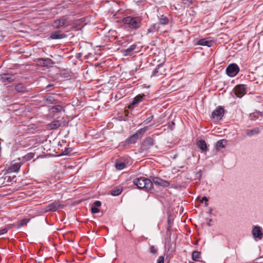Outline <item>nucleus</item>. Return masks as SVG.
Instances as JSON below:
<instances>
[{
    "instance_id": "nucleus-1",
    "label": "nucleus",
    "mask_w": 263,
    "mask_h": 263,
    "mask_svg": "<svg viewBox=\"0 0 263 263\" xmlns=\"http://www.w3.org/2000/svg\"><path fill=\"white\" fill-rule=\"evenodd\" d=\"M142 18L141 16H128L124 17L122 20L123 23L128 28L132 29H139L141 26Z\"/></svg>"
},
{
    "instance_id": "nucleus-2",
    "label": "nucleus",
    "mask_w": 263,
    "mask_h": 263,
    "mask_svg": "<svg viewBox=\"0 0 263 263\" xmlns=\"http://www.w3.org/2000/svg\"><path fill=\"white\" fill-rule=\"evenodd\" d=\"M134 184L138 189H143L146 191H149L153 189V185L152 181L145 177L136 178L134 180Z\"/></svg>"
},
{
    "instance_id": "nucleus-3",
    "label": "nucleus",
    "mask_w": 263,
    "mask_h": 263,
    "mask_svg": "<svg viewBox=\"0 0 263 263\" xmlns=\"http://www.w3.org/2000/svg\"><path fill=\"white\" fill-rule=\"evenodd\" d=\"M239 71V68L235 63L230 64L226 69L227 74L230 77H234Z\"/></svg>"
},
{
    "instance_id": "nucleus-4",
    "label": "nucleus",
    "mask_w": 263,
    "mask_h": 263,
    "mask_svg": "<svg viewBox=\"0 0 263 263\" xmlns=\"http://www.w3.org/2000/svg\"><path fill=\"white\" fill-rule=\"evenodd\" d=\"M60 208H63V205L61 204L59 200H57L47 205L45 208V211L54 212Z\"/></svg>"
},
{
    "instance_id": "nucleus-5",
    "label": "nucleus",
    "mask_w": 263,
    "mask_h": 263,
    "mask_svg": "<svg viewBox=\"0 0 263 263\" xmlns=\"http://www.w3.org/2000/svg\"><path fill=\"white\" fill-rule=\"evenodd\" d=\"M234 92L238 98H241L246 93V86L243 84L237 85L234 89Z\"/></svg>"
},
{
    "instance_id": "nucleus-6",
    "label": "nucleus",
    "mask_w": 263,
    "mask_h": 263,
    "mask_svg": "<svg viewBox=\"0 0 263 263\" xmlns=\"http://www.w3.org/2000/svg\"><path fill=\"white\" fill-rule=\"evenodd\" d=\"M224 109L221 106H218L212 114V118L213 119L220 120L224 115Z\"/></svg>"
},
{
    "instance_id": "nucleus-7",
    "label": "nucleus",
    "mask_w": 263,
    "mask_h": 263,
    "mask_svg": "<svg viewBox=\"0 0 263 263\" xmlns=\"http://www.w3.org/2000/svg\"><path fill=\"white\" fill-rule=\"evenodd\" d=\"M67 21V18L66 16H63L54 21L52 24V26L55 29H59L60 27L64 26Z\"/></svg>"
},
{
    "instance_id": "nucleus-8",
    "label": "nucleus",
    "mask_w": 263,
    "mask_h": 263,
    "mask_svg": "<svg viewBox=\"0 0 263 263\" xmlns=\"http://www.w3.org/2000/svg\"><path fill=\"white\" fill-rule=\"evenodd\" d=\"M152 181V183L153 182L155 185L158 186L167 187L170 185V183L168 181L163 180L158 177H154Z\"/></svg>"
},
{
    "instance_id": "nucleus-9",
    "label": "nucleus",
    "mask_w": 263,
    "mask_h": 263,
    "mask_svg": "<svg viewBox=\"0 0 263 263\" xmlns=\"http://www.w3.org/2000/svg\"><path fill=\"white\" fill-rule=\"evenodd\" d=\"M252 235L255 238L261 239L263 237V233L261 231V229L259 226H255L252 232Z\"/></svg>"
},
{
    "instance_id": "nucleus-10",
    "label": "nucleus",
    "mask_w": 263,
    "mask_h": 263,
    "mask_svg": "<svg viewBox=\"0 0 263 263\" xmlns=\"http://www.w3.org/2000/svg\"><path fill=\"white\" fill-rule=\"evenodd\" d=\"M67 35L64 33H61L60 31L52 32L50 35V38L53 40L62 39L65 38Z\"/></svg>"
},
{
    "instance_id": "nucleus-11",
    "label": "nucleus",
    "mask_w": 263,
    "mask_h": 263,
    "mask_svg": "<svg viewBox=\"0 0 263 263\" xmlns=\"http://www.w3.org/2000/svg\"><path fill=\"white\" fill-rule=\"evenodd\" d=\"M23 163L22 162L15 163L11 166L8 168L7 172L9 173L17 172L20 170Z\"/></svg>"
},
{
    "instance_id": "nucleus-12",
    "label": "nucleus",
    "mask_w": 263,
    "mask_h": 263,
    "mask_svg": "<svg viewBox=\"0 0 263 263\" xmlns=\"http://www.w3.org/2000/svg\"><path fill=\"white\" fill-rule=\"evenodd\" d=\"M214 44L212 40H208L206 39H202L199 40L198 45L201 46H206L208 47H212Z\"/></svg>"
},
{
    "instance_id": "nucleus-13",
    "label": "nucleus",
    "mask_w": 263,
    "mask_h": 263,
    "mask_svg": "<svg viewBox=\"0 0 263 263\" xmlns=\"http://www.w3.org/2000/svg\"><path fill=\"white\" fill-rule=\"evenodd\" d=\"M137 48L136 44L130 45L128 48L125 49H123L122 52L124 55L127 56L130 55L131 53Z\"/></svg>"
},
{
    "instance_id": "nucleus-14",
    "label": "nucleus",
    "mask_w": 263,
    "mask_h": 263,
    "mask_svg": "<svg viewBox=\"0 0 263 263\" xmlns=\"http://www.w3.org/2000/svg\"><path fill=\"white\" fill-rule=\"evenodd\" d=\"M61 125V122L59 120H54L48 124V127L50 129H56Z\"/></svg>"
},
{
    "instance_id": "nucleus-15",
    "label": "nucleus",
    "mask_w": 263,
    "mask_h": 263,
    "mask_svg": "<svg viewBox=\"0 0 263 263\" xmlns=\"http://www.w3.org/2000/svg\"><path fill=\"white\" fill-rule=\"evenodd\" d=\"M41 60L42 61L41 63L42 64L43 66H50L54 64L53 61L49 58L42 59Z\"/></svg>"
},
{
    "instance_id": "nucleus-16",
    "label": "nucleus",
    "mask_w": 263,
    "mask_h": 263,
    "mask_svg": "<svg viewBox=\"0 0 263 263\" xmlns=\"http://www.w3.org/2000/svg\"><path fill=\"white\" fill-rule=\"evenodd\" d=\"M15 89L18 92H25L27 91L26 87L22 83L15 85Z\"/></svg>"
},
{
    "instance_id": "nucleus-17",
    "label": "nucleus",
    "mask_w": 263,
    "mask_h": 263,
    "mask_svg": "<svg viewBox=\"0 0 263 263\" xmlns=\"http://www.w3.org/2000/svg\"><path fill=\"white\" fill-rule=\"evenodd\" d=\"M197 145L203 152H206L208 149L206 144L204 140H199L197 143Z\"/></svg>"
},
{
    "instance_id": "nucleus-18",
    "label": "nucleus",
    "mask_w": 263,
    "mask_h": 263,
    "mask_svg": "<svg viewBox=\"0 0 263 263\" xmlns=\"http://www.w3.org/2000/svg\"><path fill=\"white\" fill-rule=\"evenodd\" d=\"M139 137L137 136V134H135L132 136H130L127 140V143L128 144H133L136 142L137 140L138 139Z\"/></svg>"
},
{
    "instance_id": "nucleus-19",
    "label": "nucleus",
    "mask_w": 263,
    "mask_h": 263,
    "mask_svg": "<svg viewBox=\"0 0 263 263\" xmlns=\"http://www.w3.org/2000/svg\"><path fill=\"white\" fill-rule=\"evenodd\" d=\"M259 133V130L258 128H256L251 130H247V135L251 137L254 135H256L258 134Z\"/></svg>"
},
{
    "instance_id": "nucleus-20",
    "label": "nucleus",
    "mask_w": 263,
    "mask_h": 263,
    "mask_svg": "<svg viewBox=\"0 0 263 263\" xmlns=\"http://www.w3.org/2000/svg\"><path fill=\"white\" fill-rule=\"evenodd\" d=\"M192 258L194 261H199V258H200V252L197 251H193L192 253Z\"/></svg>"
},
{
    "instance_id": "nucleus-21",
    "label": "nucleus",
    "mask_w": 263,
    "mask_h": 263,
    "mask_svg": "<svg viewBox=\"0 0 263 263\" xmlns=\"http://www.w3.org/2000/svg\"><path fill=\"white\" fill-rule=\"evenodd\" d=\"M169 20L168 18L162 15L161 17L159 18V24L161 25H166L168 23Z\"/></svg>"
},
{
    "instance_id": "nucleus-22",
    "label": "nucleus",
    "mask_w": 263,
    "mask_h": 263,
    "mask_svg": "<svg viewBox=\"0 0 263 263\" xmlns=\"http://www.w3.org/2000/svg\"><path fill=\"white\" fill-rule=\"evenodd\" d=\"M143 144L144 146H152L154 144V140L150 137L146 138L143 141Z\"/></svg>"
},
{
    "instance_id": "nucleus-23",
    "label": "nucleus",
    "mask_w": 263,
    "mask_h": 263,
    "mask_svg": "<svg viewBox=\"0 0 263 263\" xmlns=\"http://www.w3.org/2000/svg\"><path fill=\"white\" fill-rule=\"evenodd\" d=\"M156 31H158V29L157 28V25H156V24H153L147 29V33H153V32H154Z\"/></svg>"
},
{
    "instance_id": "nucleus-24",
    "label": "nucleus",
    "mask_w": 263,
    "mask_h": 263,
    "mask_svg": "<svg viewBox=\"0 0 263 263\" xmlns=\"http://www.w3.org/2000/svg\"><path fill=\"white\" fill-rule=\"evenodd\" d=\"M148 127H145L144 128H140L135 134H137L138 137H139V136L143 135L148 130Z\"/></svg>"
},
{
    "instance_id": "nucleus-25",
    "label": "nucleus",
    "mask_w": 263,
    "mask_h": 263,
    "mask_svg": "<svg viewBox=\"0 0 263 263\" xmlns=\"http://www.w3.org/2000/svg\"><path fill=\"white\" fill-rule=\"evenodd\" d=\"M122 189L118 188L111 190L110 193L112 196H118L119 195L122 193Z\"/></svg>"
},
{
    "instance_id": "nucleus-26",
    "label": "nucleus",
    "mask_w": 263,
    "mask_h": 263,
    "mask_svg": "<svg viewBox=\"0 0 263 263\" xmlns=\"http://www.w3.org/2000/svg\"><path fill=\"white\" fill-rule=\"evenodd\" d=\"M226 141L224 139L220 140L217 141L216 143V147L217 149H220L221 148L224 147V145L223 144L224 142H226Z\"/></svg>"
},
{
    "instance_id": "nucleus-27",
    "label": "nucleus",
    "mask_w": 263,
    "mask_h": 263,
    "mask_svg": "<svg viewBox=\"0 0 263 263\" xmlns=\"http://www.w3.org/2000/svg\"><path fill=\"white\" fill-rule=\"evenodd\" d=\"M142 99H143L142 96H137V97H136L134 98V100L133 101V102L132 103V104L135 105V104H138V103H139L140 102H141L142 101Z\"/></svg>"
},
{
    "instance_id": "nucleus-28",
    "label": "nucleus",
    "mask_w": 263,
    "mask_h": 263,
    "mask_svg": "<svg viewBox=\"0 0 263 263\" xmlns=\"http://www.w3.org/2000/svg\"><path fill=\"white\" fill-rule=\"evenodd\" d=\"M126 166V164L124 162H119L116 164V167L117 170H122L124 169Z\"/></svg>"
},
{
    "instance_id": "nucleus-29",
    "label": "nucleus",
    "mask_w": 263,
    "mask_h": 263,
    "mask_svg": "<svg viewBox=\"0 0 263 263\" xmlns=\"http://www.w3.org/2000/svg\"><path fill=\"white\" fill-rule=\"evenodd\" d=\"M30 221V219H23L20 221L19 224H18V228H20L24 226V225H26L27 223Z\"/></svg>"
},
{
    "instance_id": "nucleus-30",
    "label": "nucleus",
    "mask_w": 263,
    "mask_h": 263,
    "mask_svg": "<svg viewBox=\"0 0 263 263\" xmlns=\"http://www.w3.org/2000/svg\"><path fill=\"white\" fill-rule=\"evenodd\" d=\"M63 109V106L61 105H55L51 108V110L53 112H60Z\"/></svg>"
},
{
    "instance_id": "nucleus-31",
    "label": "nucleus",
    "mask_w": 263,
    "mask_h": 263,
    "mask_svg": "<svg viewBox=\"0 0 263 263\" xmlns=\"http://www.w3.org/2000/svg\"><path fill=\"white\" fill-rule=\"evenodd\" d=\"M72 151V149L70 147L66 148L62 152L61 155H68Z\"/></svg>"
},
{
    "instance_id": "nucleus-32",
    "label": "nucleus",
    "mask_w": 263,
    "mask_h": 263,
    "mask_svg": "<svg viewBox=\"0 0 263 263\" xmlns=\"http://www.w3.org/2000/svg\"><path fill=\"white\" fill-rule=\"evenodd\" d=\"M161 68H162V66H159L157 68H156L153 71L152 76H159V75H160L159 70Z\"/></svg>"
},
{
    "instance_id": "nucleus-33",
    "label": "nucleus",
    "mask_w": 263,
    "mask_h": 263,
    "mask_svg": "<svg viewBox=\"0 0 263 263\" xmlns=\"http://www.w3.org/2000/svg\"><path fill=\"white\" fill-rule=\"evenodd\" d=\"M149 251L152 254H156L157 252V249L154 246H151L150 247Z\"/></svg>"
},
{
    "instance_id": "nucleus-34",
    "label": "nucleus",
    "mask_w": 263,
    "mask_h": 263,
    "mask_svg": "<svg viewBox=\"0 0 263 263\" xmlns=\"http://www.w3.org/2000/svg\"><path fill=\"white\" fill-rule=\"evenodd\" d=\"M154 116L153 115L150 116L149 117H148L145 120L144 122L145 124H148L150 123L153 119Z\"/></svg>"
},
{
    "instance_id": "nucleus-35",
    "label": "nucleus",
    "mask_w": 263,
    "mask_h": 263,
    "mask_svg": "<svg viewBox=\"0 0 263 263\" xmlns=\"http://www.w3.org/2000/svg\"><path fill=\"white\" fill-rule=\"evenodd\" d=\"M208 201H209V200H208V198L205 196L203 197L201 200V202H205V206L208 205Z\"/></svg>"
},
{
    "instance_id": "nucleus-36",
    "label": "nucleus",
    "mask_w": 263,
    "mask_h": 263,
    "mask_svg": "<svg viewBox=\"0 0 263 263\" xmlns=\"http://www.w3.org/2000/svg\"><path fill=\"white\" fill-rule=\"evenodd\" d=\"M91 212L94 214L98 213L99 212V209L98 208L95 206H92L91 208Z\"/></svg>"
},
{
    "instance_id": "nucleus-37",
    "label": "nucleus",
    "mask_w": 263,
    "mask_h": 263,
    "mask_svg": "<svg viewBox=\"0 0 263 263\" xmlns=\"http://www.w3.org/2000/svg\"><path fill=\"white\" fill-rule=\"evenodd\" d=\"M164 257L162 256H159L157 260V263H164Z\"/></svg>"
},
{
    "instance_id": "nucleus-38",
    "label": "nucleus",
    "mask_w": 263,
    "mask_h": 263,
    "mask_svg": "<svg viewBox=\"0 0 263 263\" xmlns=\"http://www.w3.org/2000/svg\"><path fill=\"white\" fill-rule=\"evenodd\" d=\"M93 205L95 207H97V208L99 207L101 205V202L99 200L96 201L93 203Z\"/></svg>"
},
{
    "instance_id": "nucleus-39",
    "label": "nucleus",
    "mask_w": 263,
    "mask_h": 263,
    "mask_svg": "<svg viewBox=\"0 0 263 263\" xmlns=\"http://www.w3.org/2000/svg\"><path fill=\"white\" fill-rule=\"evenodd\" d=\"M8 232V229L6 228H5L2 230H0V235H3L6 233Z\"/></svg>"
},
{
    "instance_id": "nucleus-40",
    "label": "nucleus",
    "mask_w": 263,
    "mask_h": 263,
    "mask_svg": "<svg viewBox=\"0 0 263 263\" xmlns=\"http://www.w3.org/2000/svg\"><path fill=\"white\" fill-rule=\"evenodd\" d=\"M34 155L32 153H29L27 155L25 156V158H27V160H29L33 157Z\"/></svg>"
},
{
    "instance_id": "nucleus-41",
    "label": "nucleus",
    "mask_w": 263,
    "mask_h": 263,
    "mask_svg": "<svg viewBox=\"0 0 263 263\" xmlns=\"http://www.w3.org/2000/svg\"><path fill=\"white\" fill-rule=\"evenodd\" d=\"M4 79H6L8 81H9V79H10V78L9 77V74H5Z\"/></svg>"
},
{
    "instance_id": "nucleus-42",
    "label": "nucleus",
    "mask_w": 263,
    "mask_h": 263,
    "mask_svg": "<svg viewBox=\"0 0 263 263\" xmlns=\"http://www.w3.org/2000/svg\"><path fill=\"white\" fill-rule=\"evenodd\" d=\"M175 125L174 122H172L171 124H169L168 126L172 130L173 129V126Z\"/></svg>"
},
{
    "instance_id": "nucleus-43",
    "label": "nucleus",
    "mask_w": 263,
    "mask_h": 263,
    "mask_svg": "<svg viewBox=\"0 0 263 263\" xmlns=\"http://www.w3.org/2000/svg\"><path fill=\"white\" fill-rule=\"evenodd\" d=\"M261 258H260L257 259L258 261V262H259V261H260V260L261 259Z\"/></svg>"
},
{
    "instance_id": "nucleus-44",
    "label": "nucleus",
    "mask_w": 263,
    "mask_h": 263,
    "mask_svg": "<svg viewBox=\"0 0 263 263\" xmlns=\"http://www.w3.org/2000/svg\"><path fill=\"white\" fill-rule=\"evenodd\" d=\"M258 263H262V260H260V261H259Z\"/></svg>"
},
{
    "instance_id": "nucleus-45",
    "label": "nucleus",
    "mask_w": 263,
    "mask_h": 263,
    "mask_svg": "<svg viewBox=\"0 0 263 263\" xmlns=\"http://www.w3.org/2000/svg\"><path fill=\"white\" fill-rule=\"evenodd\" d=\"M168 223H170V220H169V219L168 220Z\"/></svg>"
}]
</instances>
